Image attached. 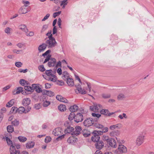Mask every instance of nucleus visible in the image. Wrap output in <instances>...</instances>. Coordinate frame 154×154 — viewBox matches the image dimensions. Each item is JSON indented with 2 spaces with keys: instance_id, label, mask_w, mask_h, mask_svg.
Segmentation results:
<instances>
[{
  "instance_id": "nucleus-43",
  "label": "nucleus",
  "mask_w": 154,
  "mask_h": 154,
  "mask_svg": "<svg viewBox=\"0 0 154 154\" xmlns=\"http://www.w3.org/2000/svg\"><path fill=\"white\" fill-rule=\"evenodd\" d=\"M6 140L8 145H11V146L12 145L13 146L12 143V142L11 140L8 137H6Z\"/></svg>"
},
{
  "instance_id": "nucleus-14",
  "label": "nucleus",
  "mask_w": 154,
  "mask_h": 154,
  "mask_svg": "<svg viewBox=\"0 0 154 154\" xmlns=\"http://www.w3.org/2000/svg\"><path fill=\"white\" fill-rule=\"evenodd\" d=\"M39 85L38 84H33L32 85V87L35 89V91L38 93H40L42 92V89L38 85Z\"/></svg>"
},
{
  "instance_id": "nucleus-62",
  "label": "nucleus",
  "mask_w": 154,
  "mask_h": 154,
  "mask_svg": "<svg viewBox=\"0 0 154 154\" xmlns=\"http://www.w3.org/2000/svg\"><path fill=\"white\" fill-rule=\"evenodd\" d=\"M28 71V69H19V72H23L24 73H25L26 72H27Z\"/></svg>"
},
{
  "instance_id": "nucleus-21",
  "label": "nucleus",
  "mask_w": 154,
  "mask_h": 154,
  "mask_svg": "<svg viewBox=\"0 0 154 154\" xmlns=\"http://www.w3.org/2000/svg\"><path fill=\"white\" fill-rule=\"evenodd\" d=\"M56 98L57 100L61 102L66 103H67L68 102V101L66 98L60 95H57Z\"/></svg>"
},
{
  "instance_id": "nucleus-35",
  "label": "nucleus",
  "mask_w": 154,
  "mask_h": 154,
  "mask_svg": "<svg viewBox=\"0 0 154 154\" xmlns=\"http://www.w3.org/2000/svg\"><path fill=\"white\" fill-rule=\"evenodd\" d=\"M18 139L20 142L22 143L25 142L27 140L26 137L22 136H19L18 137Z\"/></svg>"
},
{
  "instance_id": "nucleus-23",
  "label": "nucleus",
  "mask_w": 154,
  "mask_h": 154,
  "mask_svg": "<svg viewBox=\"0 0 154 154\" xmlns=\"http://www.w3.org/2000/svg\"><path fill=\"white\" fill-rule=\"evenodd\" d=\"M19 29L22 30L26 33H27L28 31V29L26 26L25 25H20L18 26Z\"/></svg>"
},
{
  "instance_id": "nucleus-48",
  "label": "nucleus",
  "mask_w": 154,
  "mask_h": 154,
  "mask_svg": "<svg viewBox=\"0 0 154 154\" xmlns=\"http://www.w3.org/2000/svg\"><path fill=\"white\" fill-rule=\"evenodd\" d=\"M65 135V134H61V135H59L58 137L56 138V140L57 141H59L62 140V139L64 138Z\"/></svg>"
},
{
  "instance_id": "nucleus-18",
  "label": "nucleus",
  "mask_w": 154,
  "mask_h": 154,
  "mask_svg": "<svg viewBox=\"0 0 154 154\" xmlns=\"http://www.w3.org/2000/svg\"><path fill=\"white\" fill-rule=\"evenodd\" d=\"M78 140L77 138L73 136L70 137L67 140L68 142L71 144H73Z\"/></svg>"
},
{
  "instance_id": "nucleus-37",
  "label": "nucleus",
  "mask_w": 154,
  "mask_h": 154,
  "mask_svg": "<svg viewBox=\"0 0 154 154\" xmlns=\"http://www.w3.org/2000/svg\"><path fill=\"white\" fill-rule=\"evenodd\" d=\"M28 12V11L25 8L23 9L21 8L19 11V12L20 14H25Z\"/></svg>"
},
{
  "instance_id": "nucleus-60",
  "label": "nucleus",
  "mask_w": 154,
  "mask_h": 154,
  "mask_svg": "<svg viewBox=\"0 0 154 154\" xmlns=\"http://www.w3.org/2000/svg\"><path fill=\"white\" fill-rule=\"evenodd\" d=\"M57 83L59 85H63L64 84V82L62 80H58L57 81Z\"/></svg>"
},
{
  "instance_id": "nucleus-8",
  "label": "nucleus",
  "mask_w": 154,
  "mask_h": 154,
  "mask_svg": "<svg viewBox=\"0 0 154 154\" xmlns=\"http://www.w3.org/2000/svg\"><path fill=\"white\" fill-rule=\"evenodd\" d=\"M144 136L143 135H140L137 138L136 143L138 146L140 145L144 142Z\"/></svg>"
},
{
  "instance_id": "nucleus-30",
  "label": "nucleus",
  "mask_w": 154,
  "mask_h": 154,
  "mask_svg": "<svg viewBox=\"0 0 154 154\" xmlns=\"http://www.w3.org/2000/svg\"><path fill=\"white\" fill-rule=\"evenodd\" d=\"M101 131H97L100 135H102L103 133H106L108 131V128L107 127L103 128L101 129Z\"/></svg>"
},
{
  "instance_id": "nucleus-50",
  "label": "nucleus",
  "mask_w": 154,
  "mask_h": 154,
  "mask_svg": "<svg viewBox=\"0 0 154 154\" xmlns=\"http://www.w3.org/2000/svg\"><path fill=\"white\" fill-rule=\"evenodd\" d=\"M102 97L104 98H108L110 97V95L108 94H102Z\"/></svg>"
},
{
  "instance_id": "nucleus-29",
  "label": "nucleus",
  "mask_w": 154,
  "mask_h": 154,
  "mask_svg": "<svg viewBox=\"0 0 154 154\" xmlns=\"http://www.w3.org/2000/svg\"><path fill=\"white\" fill-rule=\"evenodd\" d=\"M69 74L66 71H64L63 72L62 74V78L64 80H67V79H68L69 77Z\"/></svg>"
},
{
  "instance_id": "nucleus-4",
  "label": "nucleus",
  "mask_w": 154,
  "mask_h": 154,
  "mask_svg": "<svg viewBox=\"0 0 154 154\" xmlns=\"http://www.w3.org/2000/svg\"><path fill=\"white\" fill-rule=\"evenodd\" d=\"M94 120L96 122L97 121V119L96 120H94L91 118L87 119L84 122L83 125L86 127L90 126L94 124Z\"/></svg>"
},
{
  "instance_id": "nucleus-44",
  "label": "nucleus",
  "mask_w": 154,
  "mask_h": 154,
  "mask_svg": "<svg viewBox=\"0 0 154 154\" xmlns=\"http://www.w3.org/2000/svg\"><path fill=\"white\" fill-rule=\"evenodd\" d=\"M48 27V25L47 24H45L44 25L42 29V30L41 31V33H42L45 32V31L47 29Z\"/></svg>"
},
{
  "instance_id": "nucleus-52",
  "label": "nucleus",
  "mask_w": 154,
  "mask_h": 154,
  "mask_svg": "<svg viewBox=\"0 0 154 154\" xmlns=\"http://www.w3.org/2000/svg\"><path fill=\"white\" fill-rule=\"evenodd\" d=\"M47 95L50 97L54 95V93L50 91L47 90Z\"/></svg>"
},
{
  "instance_id": "nucleus-49",
  "label": "nucleus",
  "mask_w": 154,
  "mask_h": 154,
  "mask_svg": "<svg viewBox=\"0 0 154 154\" xmlns=\"http://www.w3.org/2000/svg\"><path fill=\"white\" fill-rule=\"evenodd\" d=\"M50 104V102L48 101H46L43 102V105L44 107H47Z\"/></svg>"
},
{
  "instance_id": "nucleus-1",
  "label": "nucleus",
  "mask_w": 154,
  "mask_h": 154,
  "mask_svg": "<svg viewBox=\"0 0 154 154\" xmlns=\"http://www.w3.org/2000/svg\"><path fill=\"white\" fill-rule=\"evenodd\" d=\"M48 38L49 39L46 41L45 43L47 47L48 46L49 48L54 47L57 44L55 38L53 37L52 35L49 36Z\"/></svg>"
},
{
  "instance_id": "nucleus-64",
  "label": "nucleus",
  "mask_w": 154,
  "mask_h": 154,
  "mask_svg": "<svg viewBox=\"0 0 154 154\" xmlns=\"http://www.w3.org/2000/svg\"><path fill=\"white\" fill-rule=\"evenodd\" d=\"M50 16V14H47L45 16L44 18L42 20V21H44L47 19Z\"/></svg>"
},
{
  "instance_id": "nucleus-19",
  "label": "nucleus",
  "mask_w": 154,
  "mask_h": 154,
  "mask_svg": "<svg viewBox=\"0 0 154 154\" xmlns=\"http://www.w3.org/2000/svg\"><path fill=\"white\" fill-rule=\"evenodd\" d=\"M46 47L47 46L45 43H42L39 45L38 48L39 53L43 52L45 50Z\"/></svg>"
},
{
  "instance_id": "nucleus-40",
  "label": "nucleus",
  "mask_w": 154,
  "mask_h": 154,
  "mask_svg": "<svg viewBox=\"0 0 154 154\" xmlns=\"http://www.w3.org/2000/svg\"><path fill=\"white\" fill-rule=\"evenodd\" d=\"M75 115L74 113L73 112H71L68 116V119L70 120H72L73 119H74Z\"/></svg>"
},
{
  "instance_id": "nucleus-12",
  "label": "nucleus",
  "mask_w": 154,
  "mask_h": 154,
  "mask_svg": "<svg viewBox=\"0 0 154 154\" xmlns=\"http://www.w3.org/2000/svg\"><path fill=\"white\" fill-rule=\"evenodd\" d=\"M96 143L95 144V146L96 148L100 150L103 147L104 145V143L102 141H98L96 142Z\"/></svg>"
},
{
  "instance_id": "nucleus-20",
  "label": "nucleus",
  "mask_w": 154,
  "mask_h": 154,
  "mask_svg": "<svg viewBox=\"0 0 154 154\" xmlns=\"http://www.w3.org/2000/svg\"><path fill=\"white\" fill-rule=\"evenodd\" d=\"M107 144L113 148H116L117 146L116 141L114 139L112 138Z\"/></svg>"
},
{
  "instance_id": "nucleus-17",
  "label": "nucleus",
  "mask_w": 154,
  "mask_h": 154,
  "mask_svg": "<svg viewBox=\"0 0 154 154\" xmlns=\"http://www.w3.org/2000/svg\"><path fill=\"white\" fill-rule=\"evenodd\" d=\"M100 112L102 114L106 115L107 116H110L115 113L114 112L110 113L109 112V111L108 109H103L100 110Z\"/></svg>"
},
{
  "instance_id": "nucleus-36",
  "label": "nucleus",
  "mask_w": 154,
  "mask_h": 154,
  "mask_svg": "<svg viewBox=\"0 0 154 154\" xmlns=\"http://www.w3.org/2000/svg\"><path fill=\"white\" fill-rule=\"evenodd\" d=\"M7 128L8 131L9 133H12L14 131V128L12 125H8Z\"/></svg>"
},
{
  "instance_id": "nucleus-42",
  "label": "nucleus",
  "mask_w": 154,
  "mask_h": 154,
  "mask_svg": "<svg viewBox=\"0 0 154 154\" xmlns=\"http://www.w3.org/2000/svg\"><path fill=\"white\" fill-rule=\"evenodd\" d=\"M94 125L96 127L99 129H101L103 128V126L102 125L97 123H95Z\"/></svg>"
},
{
  "instance_id": "nucleus-41",
  "label": "nucleus",
  "mask_w": 154,
  "mask_h": 154,
  "mask_svg": "<svg viewBox=\"0 0 154 154\" xmlns=\"http://www.w3.org/2000/svg\"><path fill=\"white\" fill-rule=\"evenodd\" d=\"M125 98V96L122 93L119 94L117 96V99L119 100H122Z\"/></svg>"
},
{
  "instance_id": "nucleus-3",
  "label": "nucleus",
  "mask_w": 154,
  "mask_h": 154,
  "mask_svg": "<svg viewBox=\"0 0 154 154\" xmlns=\"http://www.w3.org/2000/svg\"><path fill=\"white\" fill-rule=\"evenodd\" d=\"M92 133L93 135L91 137V139L93 142H95L100 140V134L97 131H94Z\"/></svg>"
},
{
  "instance_id": "nucleus-22",
  "label": "nucleus",
  "mask_w": 154,
  "mask_h": 154,
  "mask_svg": "<svg viewBox=\"0 0 154 154\" xmlns=\"http://www.w3.org/2000/svg\"><path fill=\"white\" fill-rule=\"evenodd\" d=\"M23 89V88L21 87H18L16 89L14 90L13 91V93L14 95H16L19 94L21 93L22 90Z\"/></svg>"
},
{
  "instance_id": "nucleus-10",
  "label": "nucleus",
  "mask_w": 154,
  "mask_h": 154,
  "mask_svg": "<svg viewBox=\"0 0 154 154\" xmlns=\"http://www.w3.org/2000/svg\"><path fill=\"white\" fill-rule=\"evenodd\" d=\"M63 131L60 128H57L53 130L52 131V134L56 136H58L59 135H61L62 134Z\"/></svg>"
},
{
  "instance_id": "nucleus-59",
  "label": "nucleus",
  "mask_w": 154,
  "mask_h": 154,
  "mask_svg": "<svg viewBox=\"0 0 154 154\" xmlns=\"http://www.w3.org/2000/svg\"><path fill=\"white\" fill-rule=\"evenodd\" d=\"M11 85H9L6 86L3 88L2 89V91H5L9 89L11 87Z\"/></svg>"
},
{
  "instance_id": "nucleus-47",
  "label": "nucleus",
  "mask_w": 154,
  "mask_h": 154,
  "mask_svg": "<svg viewBox=\"0 0 154 154\" xmlns=\"http://www.w3.org/2000/svg\"><path fill=\"white\" fill-rule=\"evenodd\" d=\"M11 30H12V29L11 28L8 27L5 29V32L8 35L10 34V31Z\"/></svg>"
},
{
  "instance_id": "nucleus-46",
  "label": "nucleus",
  "mask_w": 154,
  "mask_h": 154,
  "mask_svg": "<svg viewBox=\"0 0 154 154\" xmlns=\"http://www.w3.org/2000/svg\"><path fill=\"white\" fill-rule=\"evenodd\" d=\"M12 124L15 126H17L19 124V122L17 119H15L14 121L12 122Z\"/></svg>"
},
{
  "instance_id": "nucleus-25",
  "label": "nucleus",
  "mask_w": 154,
  "mask_h": 154,
  "mask_svg": "<svg viewBox=\"0 0 154 154\" xmlns=\"http://www.w3.org/2000/svg\"><path fill=\"white\" fill-rule=\"evenodd\" d=\"M79 109V107L76 105H74L71 106L69 110L71 112H74L76 111Z\"/></svg>"
},
{
  "instance_id": "nucleus-24",
  "label": "nucleus",
  "mask_w": 154,
  "mask_h": 154,
  "mask_svg": "<svg viewBox=\"0 0 154 154\" xmlns=\"http://www.w3.org/2000/svg\"><path fill=\"white\" fill-rule=\"evenodd\" d=\"M66 82L69 86H72L74 85L73 80L72 78H69L67 79Z\"/></svg>"
},
{
  "instance_id": "nucleus-51",
  "label": "nucleus",
  "mask_w": 154,
  "mask_h": 154,
  "mask_svg": "<svg viewBox=\"0 0 154 154\" xmlns=\"http://www.w3.org/2000/svg\"><path fill=\"white\" fill-rule=\"evenodd\" d=\"M23 63L20 62H16L15 63V65L17 67L20 68L22 66Z\"/></svg>"
},
{
  "instance_id": "nucleus-54",
  "label": "nucleus",
  "mask_w": 154,
  "mask_h": 154,
  "mask_svg": "<svg viewBox=\"0 0 154 154\" xmlns=\"http://www.w3.org/2000/svg\"><path fill=\"white\" fill-rule=\"evenodd\" d=\"M39 70L42 72L45 71V70L43 65H40L38 67Z\"/></svg>"
},
{
  "instance_id": "nucleus-9",
  "label": "nucleus",
  "mask_w": 154,
  "mask_h": 154,
  "mask_svg": "<svg viewBox=\"0 0 154 154\" xmlns=\"http://www.w3.org/2000/svg\"><path fill=\"white\" fill-rule=\"evenodd\" d=\"M83 120V116L80 113H79L76 114L75 116L74 117V121L76 123H78L81 122Z\"/></svg>"
},
{
  "instance_id": "nucleus-58",
  "label": "nucleus",
  "mask_w": 154,
  "mask_h": 154,
  "mask_svg": "<svg viewBox=\"0 0 154 154\" xmlns=\"http://www.w3.org/2000/svg\"><path fill=\"white\" fill-rule=\"evenodd\" d=\"M51 138L50 137L47 136L45 139V142L46 143H48L51 141Z\"/></svg>"
},
{
  "instance_id": "nucleus-63",
  "label": "nucleus",
  "mask_w": 154,
  "mask_h": 154,
  "mask_svg": "<svg viewBox=\"0 0 154 154\" xmlns=\"http://www.w3.org/2000/svg\"><path fill=\"white\" fill-rule=\"evenodd\" d=\"M22 3L23 4H24V6L26 7L28 6L27 5H29L30 4V3L28 1H23L22 2Z\"/></svg>"
},
{
  "instance_id": "nucleus-16",
  "label": "nucleus",
  "mask_w": 154,
  "mask_h": 154,
  "mask_svg": "<svg viewBox=\"0 0 154 154\" xmlns=\"http://www.w3.org/2000/svg\"><path fill=\"white\" fill-rule=\"evenodd\" d=\"M56 63V60L54 58H51L49 61L48 63V66L49 67L55 66Z\"/></svg>"
},
{
  "instance_id": "nucleus-32",
  "label": "nucleus",
  "mask_w": 154,
  "mask_h": 154,
  "mask_svg": "<svg viewBox=\"0 0 154 154\" xmlns=\"http://www.w3.org/2000/svg\"><path fill=\"white\" fill-rule=\"evenodd\" d=\"M14 99H12L9 101L6 104V106L8 107H10L12 106L14 103Z\"/></svg>"
},
{
  "instance_id": "nucleus-39",
  "label": "nucleus",
  "mask_w": 154,
  "mask_h": 154,
  "mask_svg": "<svg viewBox=\"0 0 154 154\" xmlns=\"http://www.w3.org/2000/svg\"><path fill=\"white\" fill-rule=\"evenodd\" d=\"M53 71L51 69L45 71V74L47 75L48 77H51L52 75Z\"/></svg>"
},
{
  "instance_id": "nucleus-11",
  "label": "nucleus",
  "mask_w": 154,
  "mask_h": 154,
  "mask_svg": "<svg viewBox=\"0 0 154 154\" xmlns=\"http://www.w3.org/2000/svg\"><path fill=\"white\" fill-rule=\"evenodd\" d=\"M82 130V128L80 126H77L75 128L74 130L71 133L72 135H75L77 136L81 134V131Z\"/></svg>"
},
{
  "instance_id": "nucleus-53",
  "label": "nucleus",
  "mask_w": 154,
  "mask_h": 154,
  "mask_svg": "<svg viewBox=\"0 0 154 154\" xmlns=\"http://www.w3.org/2000/svg\"><path fill=\"white\" fill-rule=\"evenodd\" d=\"M51 55H50V54L48 55V56L47 57L46 59H45L43 63H45L48 61H49L51 58Z\"/></svg>"
},
{
  "instance_id": "nucleus-26",
  "label": "nucleus",
  "mask_w": 154,
  "mask_h": 154,
  "mask_svg": "<svg viewBox=\"0 0 154 154\" xmlns=\"http://www.w3.org/2000/svg\"><path fill=\"white\" fill-rule=\"evenodd\" d=\"M20 84L22 86H25L26 85H28L29 82L23 79H21L19 81Z\"/></svg>"
},
{
  "instance_id": "nucleus-13",
  "label": "nucleus",
  "mask_w": 154,
  "mask_h": 154,
  "mask_svg": "<svg viewBox=\"0 0 154 154\" xmlns=\"http://www.w3.org/2000/svg\"><path fill=\"white\" fill-rule=\"evenodd\" d=\"M66 124H67L66 125V128L64 130V132L65 134L70 133L72 132L74 130V128L71 126H70L69 125H68V123H66L65 124V125Z\"/></svg>"
},
{
  "instance_id": "nucleus-7",
  "label": "nucleus",
  "mask_w": 154,
  "mask_h": 154,
  "mask_svg": "<svg viewBox=\"0 0 154 154\" xmlns=\"http://www.w3.org/2000/svg\"><path fill=\"white\" fill-rule=\"evenodd\" d=\"M101 106L100 104H94V105L90 106V109L91 111L95 112H98L99 109Z\"/></svg>"
},
{
  "instance_id": "nucleus-5",
  "label": "nucleus",
  "mask_w": 154,
  "mask_h": 154,
  "mask_svg": "<svg viewBox=\"0 0 154 154\" xmlns=\"http://www.w3.org/2000/svg\"><path fill=\"white\" fill-rule=\"evenodd\" d=\"M127 149L126 146L122 144H119V146L118 149L115 151L116 152H119L120 153H123L126 152Z\"/></svg>"
},
{
  "instance_id": "nucleus-55",
  "label": "nucleus",
  "mask_w": 154,
  "mask_h": 154,
  "mask_svg": "<svg viewBox=\"0 0 154 154\" xmlns=\"http://www.w3.org/2000/svg\"><path fill=\"white\" fill-rule=\"evenodd\" d=\"M92 115L93 117H96L97 119L99 118L101 116V114H96L95 113H92Z\"/></svg>"
},
{
  "instance_id": "nucleus-45",
  "label": "nucleus",
  "mask_w": 154,
  "mask_h": 154,
  "mask_svg": "<svg viewBox=\"0 0 154 154\" xmlns=\"http://www.w3.org/2000/svg\"><path fill=\"white\" fill-rule=\"evenodd\" d=\"M18 110V108L15 107H12L10 111V112L12 113H16Z\"/></svg>"
},
{
  "instance_id": "nucleus-34",
  "label": "nucleus",
  "mask_w": 154,
  "mask_h": 154,
  "mask_svg": "<svg viewBox=\"0 0 154 154\" xmlns=\"http://www.w3.org/2000/svg\"><path fill=\"white\" fill-rule=\"evenodd\" d=\"M24 89L28 91L33 92L34 91V89L32 87L29 86L28 85H26L24 87Z\"/></svg>"
},
{
  "instance_id": "nucleus-6",
  "label": "nucleus",
  "mask_w": 154,
  "mask_h": 154,
  "mask_svg": "<svg viewBox=\"0 0 154 154\" xmlns=\"http://www.w3.org/2000/svg\"><path fill=\"white\" fill-rule=\"evenodd\" d=\"M75 86L77 88V89L75 90V92L76 94L80 93L82 94H86V91L84 89H82L81 88V85L80 84H79L77 85H75Z\"/></svg>"
},
{
  "instance_id": "nucleus-27",
  "label": "nucleus",
  "mask_w": 154,
  "mask_h": 154,
  "mask_svg": "<svg viewBox=\"0 0 154 154\" xmlns=\"http://www.w3.org/2000/svg\"><path fill=\"white\" fill-rule=\"evenodd\" d=\"M35 143L34 142H29L26 144V147L27 149H30L33 147L34 146Z\"/></svg>"
},
{
  "instance_id": "nucleus-28",
  "label": "nucleus",
  "mask_w": 154,
  "mask_h": 154,
  "mask_svg": "<svg viewBox=\"0 0 154 154\" xmlns=\"http://www.w3.org/2000/svg\"><path fill=\"white\" fill-rule=\"evenodd\" d=\"M112 138L109 137L107 136L106 135H103V136L102 139L104 141H106L107 144L108 143L109 141Z\"/></svg>"
},
{
  "instance_id": "nucleus-15",
  "label": "nucleus",
  "mask_w": 154,
  "mask_h": 154,
  "mask_svg": "<svg viewBox=\"0 0 154 154\" xmlns=\"http://www.w3.org/2000/svg\"><path fill=\"white\" fill-rule=\"evenodd\" d=\"M10 154H20V151L19 150L16 149L15 146L12 145L10 148Z\"/></svg>"
},
{
  "instance_id": "nucleus-61",
  "label": "nucleus",
  "mask_w": 154,
  "mask_h": 154,
  "mask_svg": "<svg viewBox=\"0 0 154 154\" xmlns=\"http://www.w3.org/2000/svg\"><path fill=\"white\" fill-rule=\"evenodd\" d=\"M62 21L60 18H59L58 20V24L60 28H61V25Z\"/></svg>"
},
{
  "instance_id": "nucleus-2",
  "label": "nucleus",
  "mask_w": 154,
  "mask_h": 154,
  "mask_svg": "<svg viewBox=\"0 0 154 154\" xmlns=\"http://www.w3.org/2000/svg\"><path fill=\"white\" fill-rule=\"evenodd\" d=\"M31 101L29 98H24L22 102V104L23 106L26 107L27 111H26L25 112V113H27L29 111H30L31 109V107L29 106V105L30 104Z\"/></svg>"
},
{
  "instance_id": "nucleus-56",
  "label": "nucleus",
  "mask_w": 154,
  "mask_h": 154,
  "mask_svg": "<svg viewBox=\"0 0 154 154\" xmlns=\"http://www.w3.org/2000/svg\"><path fill=\"white\" fill-rule=\"evenodd\" d=\"M61 11H59L57 12L54 13L53 14V17L54 18H55L56 17L60 15L61 13Z\"/></svg>"
},
{
  "instance_id": "nucleus-38",
  "label": "nucleus",
  "mask_w": 154,
  "mask_h": 154,
  "mask_svg": "<svg viewBox=\"0 0 154 154\" xmlns=\"http://www.w3.org/2000/svg\"><path fill=\"white\" fill-rule=\"evenodd\" d=\"M18 112L22 114L25 112L26 110H25V108L23 106L20 107L18 109Z\"/></svg>"
},
{
  "instance_id": "nucleus-33",
  "label": "nucleus",
  "mask_w": 154,
  "mask_h": 154,
  "mask_svg": "<svg viewBox=\"0 0 154 154\" xmlns=\"http://www.w3.org/2000/svg\"><path fill=\"white\" fill-rule=\"evenodd\" d=\"M59 110L61 112H63L66 110V106L65 105L60 104L58 107Z\"/></svg>"
},
{
  "instance_id": "nucleus-31",
  "label": "nucleus",
  "mask_w": 154,
  "mask_h": 154,
  "mask_svg": "<svg viewBox=\"0 0 154 154\" xmlns=\"http://www.w3.org/2000/svg\"><path fill=\"white\" fill-rule=\"evenodd\" d=\"M82 134L85 137H87L91 135L90 132L86 130H84L83 131Z\"/></svg>"
},
{
  "instance_id": "nucleus-57",
  "label": "nucleus",
  "mask_w": 154,
  "mask_h": 154,
  "mask_svg": "<svg viewBox=\"0 0 154 154\" xmlns=\"http://www.w3.org/2000/svg\"><path fill=\"white\" fill-rule=\"evenodd\" d=\"M45 79L48 80H50L51 81L53 82H56L57 80V79H56L53 78L51 77H47Z\"/></svg>"
}]
</instances>
